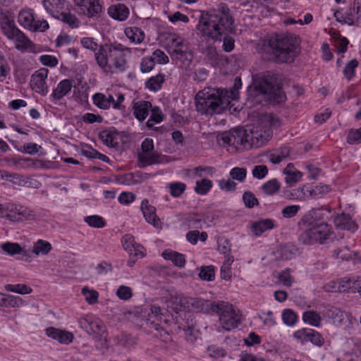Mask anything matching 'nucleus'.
I'll list each match as a JSON object with an SVG mask.
<instances>
[{
  "label": "nucleus",
  "instance_id": "f257e3e1",
  "mask_svg": "<svg viewBox=\"0 0 361 361\" xmlns=\"http://www.w3.org/2000/svg\"><path fill=\"white\" fill-rule=\"evenodd\" d=\"M132 49L114 42L99 46L94 53L97 64L106 73H122L127 70Z\"/></svg>",
  "mask_w": 361,
  "mask_h": 361
},
{
  "label": "nucleus",
  "instance_id": "f03ea898",
  "mask_svg": "<svg viewBox=\"0 0 361 361\" xmlns=\"http://www.w3.org/2000/svg\"><path fill=\"white\" fill-rule=\"evenodd\" d=\"M321 219L316 209L307 212L301 217L299 226L303 231L298 238L301 243L307 245H323L333 239V227L326 222L319 221Z\"/></svg>",
  "mask_w": 361,
  "mask_h": 361
},
{
  "label": "nucleus",
  "instance_id": "7ed1b4c3",
  "mask_svg": "<svg viewBox=\"0 0 361 361\" xmlns=\"http://www.w3.org/2000/svg\"><path fill=\"white\" fill-rule=\"evenodd\" d=\"M242 86L240 78L236 77L233 87L230 90L204 88V114H220L226 109L232 100L238 98V90Z\"/></svg>",
  "mask_w": 361,
  "mask_h": 361
},
{
  "label": "nucleus",
  "instance_id": "20e7f679",
  "mask_svg": "<svg viewBox=\"0 0 361 361\" xmlns=\"http://www.w3.org/2000/svg\"><path fill=\"white\" fill-rule=\"evenodd\" d=\"M225 4H221V9H213L204 16V35L216 41H221L223 35L232 29L233 18L228 13Z\"/></svg>",
  "mask_w": 361,
  "mask_h": 361
},
{
  "label": "nucleus",
  "instance_id": "39448f33",
  "mask_svg": "<svg viewBox=\"0 0 361 361\" xmlns=\"http://www.w3.org/2000/svg\"><path fill=\"white\" fill-rule=\"evenodd\" d=\"M297 37L288 34H273L267 40L274 60L278 63H291L296 56Z\"/></svg>",
  "mask_w": 361,
  "mask_h": 361
},
{
  "label": "nucleus",
  "instance_id": "423d86ee",
  "mask_svg": "<svg viewBox=\"0 0 361 361\" xmlns=\"http://www.w3.org/2000/svg\"><path fill=\"white\" fill-rule=\"evenodd\" d=\"M277 118L267 115L257 123L245 128L250 149L258 148L265 145L272 137L271 128L279 126Z\"/></svg>",
  "mask_w": 361,
  "mask_h": 361
},
{
  "label": "nucleus",
  "instance_id": "0eeeda50",
  "mask_svg": "<svg viewBox=\"0 0 361 361\" xmlns=\"http://www.w3.org/2000/svg\"><path fill=\"white\" fill-rule=\"evenodd\" d=\"M249 96L263 97L264 99L281 102L285 95L283 94L277 78L270 73L262 75L254 82V87H249Z\"/></svg>",
  "mask_w": 361,
  "mask_h": 361
},
{
  "label": "nucleus",
  "instance_id": "6e6552de",
  "mask_svg": "<svg viewBox=\"0 0 361 361\" xmlns=\"http://www.w3.org/2000/svg\"><path fill=\"white\" fill-rule=\"evenodd\" d=\"M212 314L219 315V322L222 329L226 331L238 328L242 323V314L240 310L225 301H217L207 305Z\"/></svg>",
  "mask_w": 361,
  "mask_h": 361
},
{
  "label": "nucleus",
  "instance_id": "1a4fd4ad",
  "mask_svg": "<svg viewBox=\"0 0 361 361\" xmlns=\"http://www.w3.org/2000/svg\"><path fill=\"white\" fill-rule=\"evenodd\" d=\"M165 47L173 59L181 62L187 66L192 60V55L188 50L185 40L176 33L168 34L164 39Z\"/></svg>",
  "mask_w": 361,
  "mask_h": 361
},
{
  "label": "nucleus",
  "instance_id": "9d476101",
  "mask_svg": "<svg viewBox=\"0 0 361 361\" xmlns=\"http://www.w3.org/2000/svg\"><path fill=\"white\" fill-rule=\"evenodd\" d=\"M219 145L231 146L238 152L250 149L245 128H235L224 132L217 137Z\"/></svg>",
  "mask_w": 361,
  "mask_h": 361
},
{
  "label": "nucleus",
  "instance_id": "9b49d317",
  "mask_svg": "<svg viewBox=\"0 0 361 361\" xmlns=\"http://www.w3.org/2000/svg\"><path fill=\"white\" fill-rule=\"evenodd\" d=\"M137 161L141 168L161 162V156L154 150L152 139L147 137L142 142L137 153Z\"/></svg>",
  "mask_w": 361,
  "mask_h": 361
},
{
  "label": "nucleus",
  "instance_id": "f8f14e48",
  "mask_svg": "<svg viewBox=\"0 0 361 361\" xmlns=\"http://www.w3.org/2000/svg\"><path fill=\"white\" fill-rule=\"evenodd\" d=\"M18 22L23 27L31 32H44L49 29L47 20H35L34 11L31 8H23L18 15Z\"/></svg>",
  "mask_w": 361,
  "mask_h": 361
},
{
  "label": "nucleus",
  "instance_id": "ddd939ff",
  "mask_svg": "<svg viewBox=\"0 0 361 361\" xmlns=\"http://www.w3.org/2000/svg\"><path fill=\"white\" fill-rule=\"evenodd\" d=\"M5 218L14 223L32 221L35 218V213L31 209L20 204L6 203Z\"/></svg>",
  "mask_w": 361,
  "mask_h": 361
},
{
  "label": "nucleus",
  "instance_id": "4468645a",
  "mask_svg": "<svg viewBox=\"0 0 361 361\" xmlns=\"http://www.w3.org/2000/svg\"><path fill=\"white\" fill-rule=\"evenodd\" d=\"M334 16L342 24L358 25L361 23V0H354L349 11L343 13L341 11H336Z\"/></svg>",
  "mask_w": 361,
  "mask_h": 361
},
{
  "label": "nucleus",
  "instance_id": "2eb2a0df",
  "mask_svg": "<svg viewBox=\"0 0 361 361\" xmlns=\"http://www.w3.org/2000/svg\"><path fill=\"white\" fill-rule=\"evenodd\" d=\"M324 315L332 319L333 323L338 326L351 328L356 319L348 312L340 308L331 307L326 310Z\"/></svg>",
  "mask_w": 361,
  "mask_h": 361
},
{
  "label": "nucleus",
  "instance_id": "dca6fc26",
  "mask_svg": "<svg viewBox=\"0 0 361 361\" xmlns=\"http://www.w3.org/2000/svg\"><path fill=\"white\" fill-rule=\"evenodd\" d=\"M80 13L87 18L97 17L102 12L99 0H73Z\"/></svg>",
  "mask_w": 361,
  "mask_h": 361
},
{
  "label": "nucleus",
  "instance_id": "f3484780",
  "mask_svg": "<svg viewBox=\"0 0 361 361\" xmlns=\"http://www.w3.org/2000/svg\"><path fill=\"white\" fill-rule=\"evenodd\" d=\"M48 73V69L42 68L35 71L31 77V88L43 96L48 92V86L46 82Z\"/></svg>",
  "mask_w": 361,
  "mask_h": 361
},
{
  "label": "nucleus",
  "instance_id": "a211bd4d",
  "mask_svg": "<svg viewBox=\"0 0 361 361\" xmlns=\"http://www.w3.org/2000/svg\"><path fill=\"white\" fill-rule=\"evenodd\" d=\"M293 337L302 343L311 342L312 344L322 346L324 343V339L317 331L304 328L294 332Z\"/></svg>",
  "mask_w": 361,
  "mask_h": 361
},
{
  "label": "nucleus",
  "instance_id": "6ab92c4d",
  "mask_svg": "<svg viewBox=\"0 0 361 361\" xmlns=\"http://www.w3.org/2000/svg\"><path fill=\"white\" fill-rule=\"evenodd\" d=\"M359 279L358 276L343 277L339 281H332L325 286L326 291L350 292L355 293L353 289Z\"/></svg>",
  "mask_w": 361,
  "mask_h": 361
},
{
  "label": "nucleus",
  "instance_id": "aec40b11",
  "mask_svg": "<svg viewBox=\"0 0 361 361\" xmlns=\"http://www.w3.org/2000/svg\"><path fill=\"white\" fill-rule=\"evenodd\" d=\"M121 243L123 249L128 252L130 256L142 258L145 256V248L142 245L137 243L135 238L130 234H126L123 236Z\"/></svg>",
  "mask_w": 361,
  "mask_h": 361
},
{
  "label": "nucleus",
  "instance_id": "412c9836",
  "mask_svg": "<svg viewBox=\"0 0 361 361\" xmlns=\"http://www.w3.org/2000/svg\"><path fill=\"white\" fill-rule=\"evenodd\" d=\"M44 9L52 17L56 18L68 6L65 0H43Z\"/></svg>",
  "mask_w": 361,
  "mask_h": 361
},
{
  "label": "nucleus",
  "instance_id": "4be33fe9",
  "mask_svg": "<svg viewBox=\"0 0 361 361\" xmlns=\"http://www.w3.org/2000/svg\"><path fill=\"white\" fill-rule=\"evenodd\" d=\"M45 331L47 336L63 344L71 343L74 338L72 333L52 326L46 329Z\"/></svg>",
  "mask_w": 361,
  "mask_h": 361
},
{
  "label": "nucleus",
  "instance_id": "5701e85b",
  "mask_svg": "<svg viewBox=\"0 0 361 361\" xmlns=\"http://www.w3.org/2000/svg\"><path fill=\"white\" fill-rule=\"evenodd\" d=\"M334 223L338 228L347 230L352 233H355L358 228V225L348 214H338L335 217Z\"/></svg>",
  "mask_w": 361,
  "mask_h": 361
},
{
  "label": "nucleus",
  "instance_id": "b1692460",
  "mask_svg": "<svg viewBox=\"0 0 361 361\" xmlns=\"http://www.w3.org/2000/svg\"><path fill=\"white\" fill-rule=\"evenodd\" d=\"M151 102L145 100H139L133 102V114L134 116L140 121H144L152 108Z\"/></svg>",
  "mask_w": 361,
  "mask_h": 361
},
{
  "label": "nucleus",
  "instance_id": "393cba45",
  "mask_svg": "<svg viewBox=\"0 0 361 361\" xmlns=\"http://www.w3.org/2000/svg\"><path fill=\"white\" fill-rule=\"evenodd\" d=\"M275 226V221L271 219H263L254 221L250 225V230L256 236H259L264 232L273 229Z\"/></svg>",
  "mask_w": 361,
  "mask_h": 361
},
{
  "label": "nucleus",
  "instance_id": "a878e982",
  "mask_svg": "<svg viewBox=\"0 0 361 361\" xmlns=\"http://www.w3.org/2000/svg\"><path fill=\"white\" fill-rule=\"evenodd\" d=\"M141 209L145 220L157 227L159 225V219L156 214V209L154 206L149 204L147 200H144L141 204Z\"/></svg>",
  "mask_w": 361,
  "mask_h": 361
},
{
  "label": "nucleus",
  "instance_id": "bb28decb",
  "mask_svg": "<svg viewBox=\"0 0 361 361\" xmlns=\"http://www.w3.org/2000/svg\"><path fill=\"white\" fill-rule=\"evenodd\" d=\"M0 25L8 39L19 30L16 25L13 18L6 13L0 15Z\"/></svg>",
  "mask_w": 361,
  "mask_h": 361
},
{
  "label": "nucleus",
  "instance_id": "cd10ccee",
  "mask_svg": "<svg viewBox=\"0 0 361 361\" xmlns=\"http://www.w3.org/2000/svg\"><path fill=\"white\" fill-rule=\"evenodd\" d=\"M124 34L130 42L134 44H140L145 39L144 31L138 27H127Z\"/></svg>",
  "mask_w": 361,
  "mask_h": 361
},
{
  "label": "nucleus",
  "instance_id": "c85d7f7f",
  "mask_svg": "<svg viewBox=\"0 0 361 361\" xmlns=\"http://www.w3.org/2000/svg\"><path fill=\"white\" fill-rule=\"evenodd\" d=\"M72 88V82L70 80L65 79L61 80L54 89L51 97L54 100H60L71 92Z\"/></svg>",
  "mask_w": 361,
  "mask_h": 361
},
{
  "label": "nucleus",
  "instance_id": "c756f323",
  "mask_svg": "<svg viewBox=\"0 0 361 361\" xmlns=\"http://www.w3.org/2000/svg\"><path fill=\"white\" fill-rule=\"evenodd\" d=\"M108 13L111 18L123 21L128 18L129 9L126 5L118 4L111 6L108 9Z\"/></svg>",
  "mask_w": 361,
  "mask_h": 361
},
{
  "label": "nucleus",
  "instance_id": "7c9ffc66",
  "mask_svg": "<svg viewBox=\"0 0 361 361\" xmlns=\"http://www.w3.org/2000/svg\"><path fill=\"white\" fill-rule=\"evenodd\" d=\"M93 104L100 109L107 110L112 106L114 97L111 94L108 96L102 93H96L92 96Z\"/></svg>",
  "mask_w": 361,
  "mask_h": 361
},
{
  "label": "nucleus",
  "instance_id": "2f4dec72",
  "mask_svg": "<svg viewBox=\"0 0 361 361\" xmlns=\"http://www.w3.org/2000/svg\"><path fill=\"white\" fill-rule=\"evenodd\" d=\"M286 175L285 181L288 185H293L299 182L302 176V173L296 170L293 164H288L283 170Z\"/></svg>",
  "mask_w": 361,
  "mask_h": 361
},
{
  "label": "nucleus",
  "instance_id": "473e14b6",
  "mask_svg": "<svg viewBox=\"0 0 361 361\" xmlns=\"http://www.w3.org/2000/svg\"><path fill=\"white\" fill-rule=\"evenodd\" d=\"M161 256L166 260H170L173 264L178 267H183L185 264V255L172 250H165Z\"/></svg>",
  "mask_w": 361,
  "mask_h": 361
},
{
  "label": "nucleus",
  "instance_id": "72a5a7b5",
  "mask_svg": "<svg viewBox=\"0 0 361 361\" xmlns=\"http://www.w3.org/2000/svg\"><path fill=\"white\" fill-rule=\"evenodd\" d=\"M15 43V47L18 50H24L30 47L31 41L25 36V35L18 30L8 38Z\"/></svg>",
  "mask_w": 361,
  "mask_h": 361
},
{
  "label": "nucleus",
  "instance_id": "f704fd0d",
  "mask_svg": "<svg viewBox=\"0 0 361 361\" xmlns=\"http://www.w3.org/2000/svg\"><path fill=\"white\" fill-rule=\"evenodd\" d=\"M118 133L115 131L104 130L99 133V138L103 143L111 147L118 146Z\"/></svg>",
  "mask_w": 361,
  "mask_h": 361
},
{
  "label": "nucleus",
  "instance_id": "c9c22d12",
  "mask_svg": "<svg viewBox=\"0 0 361 361\" xmlns=\"http://www.w3.org/2000/svg\"><path fill=\"white\" fill-rule=\"evenodd\" d=\"M302 320L306 324L319 327L321 325L322 317L316 311L308 310L303 312Z\"/></svg>",
  "mask_w": 361,
  "mask_h": 361
},
{
  "label": "nucleus",
  "instance_id": "e433bc0d",
  "mask_svg": "<svg viewBox=\"0 0 361 361\" xmlns=\"http://www.w3.org/2000/svg\"><path fill=\"white\" fill-rule=\"evenodd\" d=\"M234 262L233 255H228L226 256L220 271V277L226 281H229L232 277L231 265Z\"/></svg>",
  "mask_w": 361,
  "mask_h": 361
},
{
  "label": "nucleus",
  "instance_id": "4c0bfd02",
  "mask_svg": "<svg viewBox=\"0 0 361 361\" xmlns=\"http://www.w3.org/2000/svg\"><path fill=\"white\" fill-rule=\"evenodd\" d=\"M164 81L165 75L164 74L159 73L157 75L152 76L150 78H149L146 81L145 85L146 87L149 90L154 92H157L161 88Z\"/></svg>",
  "mask_w": 361,
  "mask_h": 361
},
{
  "label": "nucleus",
  "instance_id": "58836bf2",
  "mask_svg": "<svg viewBox=\"0 0 361 361\" xmlns=\"http://www.w3.org/2000/svg\"><path fill=\"white\" fill-rule=\"evenodd\" d=\"M151 116L149 120L146 122V126L148 128H152L155 123H159L163 121L164 114L158 106H152L150 109Z\"/></svg>",
  "mask_w": 361,
  "mask_h": 361
},
{
  "label": "nucleus",
  "instance_id": "ea45409f",
  "mask_svg": "<svg viewBox=\"0 0 361 361\" xmlns=\"http://www.w3.org/2000/svg\"><path fill=\"white\" fill-rule=\"evenodd\" d=\"M56 19L66 23L71 28H76L80 25V21L78 18L70 12H66V9L56 18Z\"/></svg>",
  "mask_w": 361,
  "mask_h": 361
},
{
  "label": "nucleus",
  "instance_id": "a19ab883",
  "mask_svg": "<svg viewBox=\"0 0 361 361\" xmlns=\"http://www.w3.org/2000/svg\"><path fill=\"white\" fill-rule=\"evenodd\" d=\"M52 249L51 243L46 240H39L33 245L32 252L36 255H47Z\"/></svg>",
  "mask_w": 361,
  "mask_h": 361
},
{
  "label": "nucleus",
  "instance_id": "79ce46f5",
  "mask_svg": "<svg viewBox=\"0 0 361 361\" xmlns=\"http://www.w3.org/2000/svg\"><path fill=\"white\" fill-rule=\"evenodd\" d=\"M1 250L6 254L13 256L20 254L23 248L18 243L6 242L0 245Z\"/></svg>",
  "mask_w": 361,
  "mask_h": 361
},
{
  "label": "nucleus",
  "instance_id": "37998d69",
  "mask_svg": "<svg viewBox=\"0 0 361 361\" xmlns=\"http://www.w3.org/2000/svg\"><path fill=\"white\" fill-rule=\"evenodd\" d=\"M203 171L202 167L195 168L191 173V178L194 180L196 186L195 190L196 192L203 194V178H201V173Z\"/></svg>",
  "mask_w": 361,
  "mask_h": 361
},
{
  "label": "nucleus",
  "instance_id": "c03bdc74",
  "mask_svg": "<svg viewBox=\"0 0 361 361\" xmlns=\"http://www.w3.org/2000/svg\"><path fill=\"white\" fill-rule=\"evenodd\" d=\"M280 188V183L277 180V179L273 178L264 183L262 185L261 188L265 194L268 195H272L276 193L279 190Z\"/></svg>",
  "mask_w": 361,
  "mask_h": 361
},
{
  "label": "nucleus",
  "instance_id": "a18cd8bd",
  "mask_svg": "<svg viewBox=\"0 0 361 361\" xmlns=\"http://www.w3.org/2000/svg\"><path fill=\"white\" fill-rule=\"evenodd\" d=\"M298 252L297 247L292 243H286L281 247V257L282 259L289 260L292 259Z\"/></svg>",
  "mask_w": 361,
  "mask_h": 361
},
{
  "label": "nucleus",
  "instance_id": "49530a36",
  "mask_svg": "<svg viewBox=\"0 0 361 361\" xmlns=\"http://www.w3.org/2000/svg\"><path fill=\"white\" fill-rule=\"evenodd\" d=\"M11 68L4 56L0 55V82L10 77Z\"/></svg>",
  "mask_w": 361,
  "mask_h": 361
},
{
  "label": "nucleus",
  "instance_id": "de8ad7c7",
  "mask_svg": "<svg viewBox=\"0 0 361 361\" xmlns=\"http://www.w3.org/2000/svg\"><path fill=\"white\" fill-rule=\"evenodd\" d=\"M81 293L88 304L94 305L98 302L99 293L97 290L85 286L82 288Z\"/></svg>",
  "mask_w": 361,
  "mask_h": 361
},
{
  "label": "nucleus",
  "instance_id": "09e8293b",
  "mask_svg": "<svg viewBox=\"0 0 361 361\" xmlns=\"http://www.w3.org/2000/svg\"><path fill=\"white\" fill-rule=\"evenodd\" d=\"M5 290L23 295L29 294L32 291V289L30 286L22 283L7 284L5 286Z\"/></svg>",
  "mask_w": 361,
  "mask_h": 361
},
{
  "label": "nucleus",
  "instance_id": "8fccbe9b",
  "mask_svg": "<svg viewBox=\"0 0 361 361\" xmlns=\"http://www.w3.org/2000/svg\"><path fill=\"white\" fill-rule=\"evenodd\" d=\"M7 307H20L25 305L23 300L19 296L8 295L1 299Z\"/></svg>",
  "mask_w": 361,
  "mask_h": 361
},
{
  "label": "nucleus",
  "instance_id": "3c124183",
  "mask_svg": "<svg viewBox=\"0 0 361 361\" xmlns=\"http://www.w3.org/2000/svg\"><path fill=\"white\" fill-rule=\"evenodd\" d=\"M346 142L349 145H357L361 143V127L358 129H350L348 131Z\"/></svg>",
  "mask_w": 361,
  "mask_h": 361
},
{
  "label": "nucleus",
  "instance_id": "603ef678",
  "mask_svg": "<svg viewBox=\"0 0 361 361\" xmlns=\"http://www.w3.org/2000/svg\"><path fill=\"white\" fill-rule=\"evenodd\" d=\"M281 317L283 323L289 326L295 325L298 320L296 314L290 309H285Z\"/></svg>",
  "mask_w": 361,
  "mask_h": 361
},
{
  "label": "nucleus",
  "instance_id": "864d4df0",
  "mask_svg": "<svg viewBox=\"0 0 361 361\" xmlns=\"http://www.w3.org/2000/svg\"><path fill=\"white\" fill-rule=\"evenodd\" d=\"M358 66L357 59H352L345 66L343 75L348 80H351L355 76V68Z\"/></svg>",
  "mask_w": 361,
  "mask_h": 361
},
{
  "label": "nucleus",
  "instance_id": "5fc2aeb1",
  "mask_svg": "<svg viewBox=\"0 0 361 361\" xmlns=\"http://www.w3.org/2000/svg\"><path fill=\"white\" fill-rule=\"evenodd\" d=\"M85 221L91 227L103 228L106 223L104 219L98 215L87 216L85 218Z\"/></svg>",
  "mask_w": 361,
  "mask_h": 361
},
{
  "label": "nucleus",
  "instance_id": "6e6d98bb",
  "mask_svg": "<svg viewBox=\"0 0 361 361\" xmlns=\"http://www.w3.org/2000/svg\"><path fill=\"white\" fill-rule=\"evenodd\" d=\"M217 249L221 253L228 255L231 250L230 240L225 237H219L217 240Z\"/></svg>",
  "mask_w": 361,
  "mask_h": 361
},
{
  "label": "nucleus",
  "instance_id": "4d7b16f0",
  "mask_svg": "<svg viewBox=\"0 0 361 361\" xmlns=\"http://www.w3.org/2000/svg\"><path fill=\"white\" fill-rule=\"evenodd\" d=\"M185 184L180 182H173L169 185L170 194L174 197H180L185 190Z\"/></svg>",
  "mask_w": 361,
  "mask_h": 361
},
{
  "label": "nucleus",
  "instance_id": "13d9d810",
  "mask_svg": "<svg viewBox=\"0 0 361 361\" xmlns=\"http://www.w3.org/2000/svg\"><path fill=\"white\" fill-rule=\"evenodd\" d=\"M116 296L123 300H128L133 296L132 288L127 286H120L116 293Z\"/></svg>",
  "mask_w": 361,
  "mask_h": 361
},
{
  "label": "nucleus",
  "instance_id": "bf43d9fd",
  "mask_svg": "<svg viewBox=\"0 0 361 361\" xmlns=\"http://www.w3.org/2000/svg\"><path fill=\"white\" fill-rule=\"evenodd\" d=\"M167 18L173 24H176L178 22L186 23L189 21V18L180 11L169 13L167 14Z\"/></svg>",
  "mask_w": 361,
  "mask_h": 361
},
{
  "label": "nucleus",
  "instance_id": "052dcab7",
  "mask_svg": "<svg viewBox=\"0 0 361 361\" xmlns=\"http://www.w3.org/2000/svg\"><path fill=\"white\" fill-rule=\"evenodd\" d=\"M334 255L337 258L343 260H349L353 257V252L347 246H343L334 250Z\"/></svg>",
  "mask_w": 361,
  "mask_h": 361
},
{
  "label": "nucleus",
  "instance_id": "680f3d73",
  "mask_svg": "<svg viewBox=\"0 0 361 361\" xmlns=\"http://www.w3.org/2000/svg\"><path fill=\"white\" fill-rule=\"evenodd\" d=\"M243 200L245 205L248 208H252L259 204V201L255 195L250 191L244 192L243 195Z\"/></svg>",
  "mask_w": 361,
  "mask_h": 361
},
{
  "label": "nucleus",
  "instance_id": "e2e57ef3",
  "mask_svg": "<svg viewBox=\"0 0 361 361\" xmlns=\"http://www.w3.org/2000/svg\"><path fill=\"white\" fill-rule=\"evenodd\" d=\"M300 209V206L299 205H288L282 209L281 214L283 218L290 219L295 216Z\"/></svg>",
  "mask_w": 361,
  "mask_h": 361
},
{
  "label": "nucleus",
  "instance_id": "0e129e2a",
  "mask_svg": "<svg viewBox=\"0 0 361 361\" xmlns=\"http://www.w3.org/2000/svg\"><path fill=\"white\" fill-rule=\"evenodd\" d=\"M247 171L244 168L235 167L230 171L231 177L240 182H243L246 178Z\"/></svg>",
  "mask_w": 361,
  "mask_h": 361
},
{
  "label": "nucleus",
  "instance_id": "69168bd1",
  "mask_svg": "<svg viewBox=\"0 0 361 361\" xmlns=\"http://www.w3.org/2000/svg\"><path fill=\"white\" fill-rule=\"evenodd\" d=\"M151 57L154 59V61L159 64H166L169 62L168 56L161 49L154 51Z\"/></svg>",
  "mask_w": 361,
  "mask_h": 361
},
{
  "label": "nucleus",
  "instance_id": "338daca9",
  "mask_svg": "<svg viewBox=\"0 0 361 361\" xmlns=\"http://www.w3.org/2000/svg\"><path fill=\"white\" fill-rule=\"evenodd\" d=\"M154 67V59L151 56H147L142 59L140 62V71L142 73H149Z\"/></svg>",
  "mask_w": 361,
  "mask_h": 361
},
{
  "label": "nucleus",
  "instance_id": "774afa93",
  "mask_svg": "<svg viewBox=\"0 0 361 361\" xmlns=\"http://www.w3.org/2000/svg\"><path fill=\"white\" fill-rule=\"evenodd\" d=\"M268 168L265 165H257L255 166L252 171L254 178L257 179L264 178L268 173Z\"/></svg>",
  "mask_w": 361,
  "mask_h": 361
}]
</instances>
